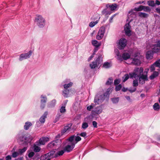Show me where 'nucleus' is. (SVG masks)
Instances as JSON below:
<instances>
[{"label": "nucleus", "instance_id": "obj_1", "mask_svg": "<svg viewBox=\"0 0 160 160\" xmlns=\"http://www.w3.org/2000/svg\"><path fill=\"white\" fill-rule=\"evenodd\" d=\"M72 135L67 139L68 144L64 147L63 149L65 152H69L74 148L75 145L80 141V137L77 135Z\"/></svg>", "mask_w": 160, "mask_h": 160}, {"label": "nucleus", "instance_id": "obj_2", "mask_svg": "<svg viewBox=\"0 0 160 160\" xmlns=\"http://www.w3.org/2000/svg\"><path fill=\"white\" fill-rule=\"evenodd\" d=\"M17 139L20 144L26 145L31 142L32 138L30 136L20 133L17 135Z\"/></svg>", "mask_w": 160, "mask_h": 160}, {"label": "nucleus", "instance_id": "obj_3", "mask_svg": "<svg viewBox=\"0 0 160 160\" xmlns=\"http://www.w3.org/2000/svg\"><path fill=\"white\" fill-rule=\"evenodd\" d=\"M129 60L130 61V62L131 64L135 65H140L141 64L139 56L137 53H135L133 55H132Z\"/></svg>", "mask_w": 160, "mask_h": 160}, {"label": "nucleus", "instance_id": "obj_4", "mask_svg": "<svg viewBox=\"0 0 160 160\" xmlns=\"http://www.w3.org/2000/svg\"><path fill=\"white\" fill-rule=\"evenodd\" d=\"M105 97V94L103 93H99L95 97L94 102L96 104H99L103 101Z\"/></svg>", "mask_w": 160, "mask_h": 160}, {"label": "nucleus", "instance_id": "obj_5", "mask_svg": "<svg viewBox=\"0 0 160 160\" xmlns=\"http://www.w3.org/2000/svg\"><path fill=\"white\" fill-rule=\"evenodd\" d=\"M143 71L142 68H137L134 69L133 72L130 73L129 75L131 78H136L138 77L139 75H140L143 72Z\"/></svg>", "mask_w": 160, "mask_h": 160}, {"label": "nucleus", "instance_id": "obj_6", "mask_svg": "<svg viewBox=\"0 0 160 160\" xmlns=\"http://www.w3.org/2000/svg\"><path fill=\"white\" fill-rule=\"evenodd\" d=\"M37 24L40 28H42L45 24V19L41 15H37L35 18Z\"/></svg>", "mask_w": 160, "mask_h": 160}, {"label": "nucleus", "instance_id": "obj_7", "mask_svg": "<svg viewBox=\"0 0 160 160\" xmlns=\"http://www.w3.org/2000/svg\"><path fill=\"white\" fill-rule=\"evenodd\" d=\"M102 61V58L101 56L98 57L96 62H93L90 64V66L91 68L94 69L96 67H98L99 64H100Z\"/></svg>", "mask_w": 160, "mask_h": 160}, {"label": "nucleus", "instance_id": "obj_8", "mask_svg": "<svg viewBox=\"0 0 160 160\" xmlns=\"http://www.w3.org/2000/svg\"><path fill=\"white\" fill-rule=\"evenodd\" d=\"M105 31L104 27H102L100 28L96 36V38L98 40L101 39L104 36Z\"/></svg>", "mask_w": 160, "mask_h": 160}, {"label": "nucleus", "instance_id": "obj_9", "mask_svg": "<svg viewBox=\"0 0 160 160\" xmlns=\"http://www.w3.org/2000/svg\"><path fill=\"white\" fill-rule=\"evenodd\" d=\"M127 40L124 38H122L119 40L118 48L120 49H123L127 44Z\"/></svg>", "mask_w": 160, "mask_h": 160}, {"label": "nucleus", "instance_id": "obj_10", "mask_svg": "<svg viewBox=\"0 0 160 160\" xmlns=\"http://www.w3.org/2000/svg\"><path fill=\"white\" fill-rule=\"evenodd\" d=\"M118 56V59L120 60L122 59V58L124 60H127V59L131 58L132 57V55L131 54V53L125 52H124L122 55V57L121 58L120 56H119V53H118L117 54Z\"/></svg>", "mask_w": 160, "mask_h": 160}, {"label": "nucleus", "instance_id": "obj_11", "mask_svg": "<svg viewBox=\"0 0 160 160\" xmlns=\"http://www.w3.org/2000/svg\"><path fill=\"white\" fill-rule=\"evenodd\" d=\"M32 51L31 50H30L27 53L21 54L19 57V60L20 61H22L23 59H26L27 58H29L32 55Z\"/></svg>", "mask_w": 160, "mask_h": 160}, {"label": "nucleus", "instance_id": "obj_12", "mask_svg": "<svg viewBox=\"0 0 160 160\" xmlns=\"http://www.w3.org/2000/svg\"><path fill=\"white\" fill-rule=\"evenodd\" d=\"M41 98L40 107L42 109H43L45 107L47 98L46 96H44L43 95L41 96Z\"/></svg>", "mask_w": 160, "mask_h": 160}, {"label": "nucleus", "instance_id": "obj_13", "mask_svg": "<svg viewBox=\"0 0 160 160\" xmlns=\"http://www.w3.org/2000/svg\"><path fill=\"white\" fill-rule=\"evenodd\" d=\"M58 143L60 144L61 140H60L57 139L53 141L52 142L49 143L48 145V148H52L53 147L58 145Z\"/></svg>", "mask_w": 160, "mask_h": 160}, {"label": "nucleus", "instance_id": "obj_14", "mask_svg": "<svg viewBox=\"0 0 160 160\" xmlns=\"http://www.w3.org/2000/svg\"><path fill=\"white\" fill-rule=\"evenodd\" d=\"M124 30L126 35L128 36L131 35V26L129 23L125 24L124 27Z\"/></svg>", "mask_w": 160, "mask_h": 160}, {"label": "nucleus", "instance_id": "obj_15", "mask_svg": "<svg viewBox=\"0 0 160 160\" xmlns=\"http://www.w3.org/2000/svg\"><path fill=\"white\" fill-rule=\"evenodd\" d=\"M136 17V15L135 12L132 11H130L128 14V18L127 20L130 22L132 21Z\"/></svg>", "mask_w": 160, "mask_h": 160}, {"label": "nucleus", "instance_id": "obj_16", "mask_svg": "<svg viewBox=\"0 0 160 160\" xmlns=\"http://www.w3.org/2000/svg\"><path fill=\"white\" fill-rule=\"evenodd\" d=\"M147 75L142 74L139 78V83L141 84L144 83L145 81L148 80Z\"/></svg>", "mask_w": 160, "mask_h": 160}, {"label": "nucleus", "instance_id": "obj_17", "mask_svg": "<svg viewBox=\"0 0 160 160\" xmlns=\"http://www.w3.org/2000/svg\"><path fill=\"white\" fill-rule=\"evenodd\" d=\"M151 48L154 52H157L160 51V46L158 43L151 46Z\"/></svg>", "mask_w": 160, "mask_h": 160}, {"label": "nucleus", "instance_id": "obj_18", "mask_svg": "<svg viewBox=\"0 0 160 160\" xmlns=\"http://www.w3.org/2000/svg\"><path fill=\"white\" fill-rule=\"evenodd\" d=\"M102 107L100 106H98L93 108L92 111L96 114H99L102 112Z\"/></svg>", "mask_w": 160, "mask_h": 160}, {"label": "nucleus", "instance_id": "obj_19", "mask_svg": "<svg viewBox=\"0 0 160 160\" xmlns=\"http://www.w3.org/2000/svg\"><path fill=\"white\" fill-rule=\"evenodd\" d=\"M48 114V112L46 111L44 112L43 115L40 117L39 119V121L41 123H44L45 122V118L47 117Z\"/></svg>", "mask_w": 160, "mask_h": 160}, {"label": "nucleus", "instance_id": "obj_20", "mask_svg": "<svg viewBox=\"0 0 160 160\" xmlns=\"http://www.w3.org/2000/svg\"><path fill=\"white\" fill-rule=\"evenodd\" d=\"M72 125L71 123H70L68 124L66 126H65L64 127L63 129L62 130L61 133L63 134L66 132L67 130L70 128Z\"/></svg>", "mask_w": 160, "mask_h": 160}, {"label": "nucleus", "instance_id": "obj_21", "mask_svg": "<svg viewBox=\"0 0 160 160\" xmlns=\"http://www.w3.org/2000/svg\"><path fill=\"white\" fill-rule=\"evenodd\" d=\"M55 151H52L47 153L44 154V157L46 159L49 157H50L54 155H55Z\"/></svg>", "mask_w": 160, "mask_h": 160}, {"label": "nucleus", "instance_id": "obj_22", "mask_svg": "<svg viewBox=\"0 0 160 160\" xmlns=\"http://www.w3.org/2000/svg\"><path fill=\"white\" fill-rule=\"evenodd\" d=\"M106 7L107 8H109L112 11L115 10L117 7L116 4H108L106 5Z\"/></svg>", "mask_w": 160, "mask_h": 160}, {"label": "nucleus", "instance_id": "obj_23", "mask_svg": "<svg viewBox=\"0 0 160 160\" xmlns=\"http://www.w3.org/2000/svg\"><path fill=\"white\" fill-rule=\"evenodd\" d=\"M75 100L76 102L73 105V107L76 110L78 109V108H80V101H78L77 102L76 101V98Z\"/></svg>", "mask_w": 160, "mask_h": 160}, {"label": "nucleus", "instance_id": "obj_24", "mask_svg": "<svg viewBox=\"0 0 160 160\" xmlns=\"http://www.w3.org/2000/svg\"><path fill=\"white\" fill-rule=\"evenodd\" d=\"M65 151L64 150H62L60 151H58L55 154V156L53 157L54 158H57L59 156H61L62 155L64 152H65Z\"/></svg>", "mask_w": 160, "mask_h": 160}, {"label": "nucleus", "instance_id": "obj_25", "mask_svg": "<svg viewBox=\"0 0 160 160\" xmlns=\"http://www.w3.org/2000/svg\"><path fill=\"white\" fill-rule=\"evenodd\" d=\"M32 125V124L31 122H25L24 127V129L25 130H28L29 128Z\"/></svg>", "mask_w": 160, "mask_h": 160}, {"label": "nucleus", "instance_id": "obj_26", "mask_svg": "<svg viewBox=\"0 0 160 160\" xmlns=\"http://www.w3.org/2000/svg\"><path fill=\"white\" fill-rule=\"evenodd\" d=\"M146 58L148 59H151L153 58V53L151 51H148L147 53Z\"/></svg>", "mask_w": 160, "mask_h": 160}, {"label": "nucleus", "instance_id": "obj_27", "mask_svg": "<svg viewBox=\"0 0 160 160\" xmlns=\"http://www.w3.org/2000/svg\"><path fill=\"white\" fill-rule=\"evenodd\" d=\"M92 43L93 45L96 47H99L101 45L100 42H98L96 40L92 41Z\"/></svg>", "mask_w": 160, "mask_h": 160}, {"label": "nucleus", "instance_id": "obj_28", "mask_svg": "<svg viewBox=\"0 0 160 160\" xmlns=\"http://www.w3.org/2000/svg\"><path fill=\"white\" fill-rule=\"evenodd\" d=\"M69 90L68 89H64V90L63 91L62 93L64 97L67 98L68 95L69 93Z\"/></svg>", "mask_w": 160, "mask_h": 160}, {"label": "nucleus", "instance_id": "obj_29", "mask_svg": "<svg viewBox=\"0 0 160 160\" xmlns=\"http://www.w3.org/2000/svg\"><path fill=\"white\" fill-rule=\"evenodd\" d=\"M158 74L159 73L158 72L154 71L153 72V74L150 76V78L151 79H152L155 78L158 76Z\"/></svg>", "mask_w": 160, "mask_h": 160}, {"label": "nucleus", "instance_id": "obj_30", "mask_svg": "<svg viewBox=\"0 0 160 160\" xmlns=\"http://www.w3.org/2000/svg\"><path fill=\"white\" fill-rule=\"evenodd\" d=\"M36 144H34L33 146L34 151L35 152H38L41 150V148L38 146Z\"/></svg>", "mask_w": 160, "mask_h": 160}, {"label": "nucleus", "instance_id": "obj_31", "mask_svg": "<svg viewBox=\"0 0 160 160\" xmlns=\"http://www.w3.org/2000/svg\"><path fill=\"white\" fill-rule=\"evenodd\" d=\"M37 143H36V144L38 145H44L45 143V142L44 141V140L42 138H41L39 140V142H37Z\"/></svg>", "mask_w": 160, "mask_h": 160}, {"label": "nucleus", "instance_id": "obj_32", "mask_svg": "<svg viewBox=\"0 0 160 160\" xmlns=\"http://www.w3.org/2000/svg\"><path fill=\"white\" fill-rule=\"evenodd\" d=\"M112 66L111 63L106 62H105L103 65V67L105 68H108Z\"/></svg>", "mask_w": 160, "mask_h": 160}, {"label": "nucleus", "instance_id": "obj_33", "mask_svg": "<svg viewBox=\"0 0 160 160\" xmlns=\"http://www.w3.org/2000/svg\"><path fill=\"white\" fill-rule=\"evenodd\" d=\"M153 109L155 110H158L160 108V107L158 103H155L153 106Z\"/></svg>", "mask_w": 160, "mask_h": 160}, {"label": "nucleus", "instance_id": "obj_34", "mask_svg": "<svg viewBox=\"0 0 160 160\" xmlns=\"http://www.w3.org/2000/svg\"><path fill=\"white\" fill-rule=\"evenodd\" d=\"M98 22V20H97L95 22H91L89 24V26L92 28L97 24Z\"/></svg>", "mask_w": 160, "mask_h": 160}, {"label": "nucleus", "instance_id": "obj_35", "mask_svg": "<svg viewBox=\"0 0 160 160\" xmlns=\"http://www.w3.org/2000/svg\"><path fill=\"white\" fill-rule=\"evenodd\" d=\"M27 147H25L22 149H19L18 152L20 154H22L24 152L27 150Z\"/></svg>", "mask_w": 160, "mask_h": 160}, {"label": "nucleus", "instance_id": "obj_36", "mask_svg": "<svg viewBox=\"0 0 160 160\" xmlns=\"http://www.w3.org/2000/svg\"><path fill=\"white\" fill-rule=\"evenodd\" d=\"M64 106H62L60 109V112L62 113H64L66 111L65 109L66 104H64Z\"/></svg>", "mask_w": 160, "mask_h": 160}, {"label": "nucleus", "instance_id": "obj_37", "mask_svg": "<svg viewBox=\"0 0 160 160\" xmlns=\"http://www.w3.org/2000/svg\"><path fill=\"white\" fill-rule=\"evenodd\" d=\"M72 82H70L68 84H65L63 85V87L64 89H68V88H70L72 85Z\"/></svg>", "mask_w": 160, "mask_h": 160}, {"label": "nucleus", "instance_id": "obj_38", "mask_svg": "<svg viewBox=\"0 0 160 160\" xmlns=\"http://www.w3.org/2000/svg\"><path fill=\"white\" fill-rule=\"evenodd\" d=\"M56 103V101L55 99H53L51 101V102L49 104V107H53Z\"/></svg>", "mask_w": 160, "mask_h": 160}, {"label": "nucleus", "instance_id": "obj_39", "mask_svg": "<svg viewBox=\"0 0 160 160\" xmlns=\"http://www.w3.org/2000/svg\"><path fill=\"white\" fill-rule=\"evenodd\" d=\"M139 16L141 17H147L148 16V14L142 12H139Z\"/></svg>", "mask_w": 160, "mask_h": 160}, {"label": "nucleus", "instance_id": "obj_40", "mask_svg": "<svg viewBox=\"0 0 160 160\" xmlns=\"http://www.w3.org/2000/svg\"><path fill=\"white\" fill-rule=\"evenodd\" d=\"M112 101L113 103H117L119 101L118 98H112Z\"/></svg>", "mask_w": 160, "mask_h": 160}, {"label": "nucleus", "instance_id": "obj_41", "mask_svg": "<svg viewBox=\"0 0 160 160\" xmlns=\"http://www.w3.org/2000/svg\"><path fill=\"white\" fill-rule=\"evenodd\" d=\"M129 75L128 74H125L122 77V78L123 79V82H125L129 78Z\"/></svg>", "mask_w": 160, "mask_h": 160}, {"label": "nucleus", "instance_id": "obj_42", "mask_svg": "<svg viewBox=\"0 0 160 160\" xmlns=\"http://www.w3.org/2000/svg\"><path fill=\"white\" fill-rule=\"evenodd\" d=\"M138 85V83L137 80H134L133 81L132 85L133 87H137Z\"/></svg>", "mask_w": 160, "mask_h": 160}, {"label": "nucleus", "instance_id": "obj_43", "mask_svg": "<svg viewBox=\"0 0 160 160\" xmlns=\"http://www.w3.org/2000/svg\"><path fill=\"white\" fill-rule=\"evenodd\" d=\"M144 7L143 6H140L138 8H135V9L136 11H139L143 10V8Z\"/></svg>", "mask_w": 160, "mask_h": 160}, {"label": "nucleus", "instance_id": "obj_44", "mask_svg": "<svg viewBox=\"0 0 160 160\" xmlns=\"http://www.w3.org/2000/svg\"><path fill=\"white\" fill-rule=\"evenodd\" d=\"M19 154V152H14L12 154V157L14 158H16L18 156Z\"/></svg>", "mask_w": 160, "mask_h": 160}, {"label": "nucleus", "instance_id": "obj_45", "mask_svg": "<svg viewBox=\"0 0 160 160\" xmlns=\"http://www.w3.org/2000/svg\"><path fill=\"white\" fill-rule=\"evenodd\" d=\"M148 5L151 6H154L155 5V3L153 1H149L148 2Z\"/></svg>", "mask_w": 160, "mask_h": 160}, {"label": "nucleus", "instance_id": "obj_46", "mask_svg": "<svg viewBox=\"0 0 160 160\" xmlns=\"http://www.w3.org/2000/svg\"><path fill=\"white\" fill-rule=\"evenodd\" d=\"M113 81V79L111 78H110L106 82V84L108 85H110L111 83H112Z\"/></svg>", "mask_w": 160, "mask_h": 160}, {"label": "nucleus", "instance_id": "obj_47", "mask_svg": "<svg viewBox=\"0 0 160 160\" xmlns=\"http://www.w3.org/2000/svg\"><path fill=\"white\" fill-rule=\"evenodd\" d=\"M111 89L110 88H108L106 92L104 93V94H105L106 97H108L109 96V94L110 93V92Z\"/></svg>", "mask_w": 160, "mask_h": 160}, {"label": "nucleus", "instance_id": "obj_48", "mask_svg": "<svg viewBox=\"0 0 160 160\" xmlns=\"http://www.w3.org/2000/svg\"><path fill=\"white\" fill-rule=\"evenodd\" d=\"M88 127V124L86 122L83 123L82 125V128L83 129H86Z\"/></svg>", "mask_w": 160, "mask_h": 160}, {"label": "nucleus", "instance_id": "obj_49", "mask_svg": "<svg viewBox=\"0 0 160 160\" xmlns=\"http://www.w3.org/2000/svg\"><path fill=\"white\" fill-rule=\"evenodd\" d=\"M102 13L103 14H105V16L108 15V14H110V13L108 12L107 10L106 9H104L102 12Z\"/></svg>", "mask_w": 160, "mask_h": 160}, {"label": "nucleus", "instance_id": "obj_50", "mask_svg": "<svg viewBox=\"0 0 160 160\" xmlns=\"http://www.w3.org/2000/svg\"><path fill=\"white\" fill-rule=\"evenodd\" d=\"M94 107V104H92L91 105H90L87 107V109L88 110L90 111Z\"/></svg>", "mask_w": 160, "mask_h": 160}, {"label": "nucleus", "instance_id": "obj_51", "mask_svg": "<svg viewBox=\"0 0 160 160\" xmlns=\"http://www.w3.org/2000/svg\"><path fill=\"white\" fill-rule=\"evenodd\" d=\"M34 155V153L33 152H29L28 157L29 158H32Z\"/></svg>", "mask_w": 160, "mask_h": 160}, {"label": "nucleus", "instance_id": "obj_52", "mask_svg": "<svg viewBox=\"0 0 160 160\" xmlns=\"http://www.w3.org/2000/svg\"><path fill=\"white\" fill-rule=\"evenodd\" d=\"M144 7L143 8V10L144 11L147 12L150 11V9L149 7L145 6H144Z\"/></svg>", "mask_w": 160, "mask_h": 160}, {"label": "nucleus", "instance_id": "obj_53", "mask_svg": "<svg viewBox=\"0 0 160 160\" xmlns=\"http://www.w3.org/2000/svg\"><path fill=\"white\" fill-rule=\"evenodd\" d=\"M122 88V85L121 84H119L118 85L116 86L115 89L117 91H118L120 90Z\"/></svg>", "mask_w": 160, "mask_h": 160}, {"label": "nucleus", "instance_id": "obj_54", "mask_svg": "<svg viewBox=\"0 0 160 160\" xmlns=\"http://www.w3.org/2000/svg\"><path fill=\"white\" fill-rule=\"evenodd\" d=\"M136 88L134 87L132 88H130L128 91L131 92H133L136 91Z\"/></svg>", "mask_w": 160, "mask_h": 160}, {"label": "nucleus", "instance_id": "obj_55", "mask_svg": "<svg viewBox=\"0 0 160 160\" xmlns=\"http://www.w3.org/2000/svg\"><path fill=\"white\" fill-rule=\"evenodd\" d=\"M80 119V115H77L74 118V120L75 121H78Z\"/></svg>", "mask_w": 160, "mask_h": 160}, {"label": "nucleus", "instance_id": "obj_56", "mask_svg": "<svg viewBox=\"0 0 160 160\" xmlns=\"http://www.w3.org/2000/svg\"><path fill=\"white\" fill-rule=\"evenodd\" d=\"M155 69V66L153 64L150 67V70L151 72L154 70Z\"/></svg>", "mask_w": 160, "mask_h": 160}, {"label": "nucleus", "instance_id": "obj_57", "mask_svg": "<svg viewBox=\"0 0 160 160\" xmlns=\"http://www.w3.org/2000/svg\"><path fill=\"white\" fill-rule=\"evenodd\" d=\"M153 64L156 67H160V63L158 61H156Z\"/></svg>", "mask_w": 160, "mask_h": 160}, {"label": "nucleus", "instance_id": "obj_58", "mask_svg": "<svg viewBox=\"0 0 160 160\" xmlns=\"http://www.w3.org/2000/svg\"><path fill=\"white\" fill-rule=\"evenodd\" d=\"M120 82L119 79H116L114 81V83L115 85H117L119 84Z\"/></svg>", "mask_w": 160, "mask_h": 160}, {"label": "nucleus", "instance_id": "obj_59", "mask_svg": "<svg viewBox=\"0 0 160 160\" xmlns=\"http://www.w3.org/2000/svg\"><path fill=\"white\" fill-rule=\"evenodd\" d=\"M86 132H83L81 133V136L85 138H86Z\"/></svg>", "mask_w": 160, "mask_h": 160}, {"label": "nucleus", "instance_id": "obj_60", "mask_svg": "<svg viewBox=\"0 0 160 160\" xmlns=\"http://www.w3.org/2000/svg\"><path fill=\"white\" fill-rule=\"evenodd\" d=\"M61 115H62L60 114L57 115L56 116V120L57 121L59 120L60 118V117Z\"/></svg>", "mask_w": 160, "mask_h": 160}, {"label": "nucleus", "instance_id": "obj_61", "mask_svg": "<svg viewBox=\"0 0 160 160\" xmlns=\"http://www.w3.org/2000/svg\"><path fill=\"white\" fill-rule=\"evenodd\" d=\"M92 124L94 127H95V128L97 127V123L95 121H93L92 122Z\"/></svg>", "mask_w": 160, "mask_h": 160}, {"label": "nucleus", "instance_id": "obj_62", "mask_svg": "<svg viewBox=\"0 0 160 160\" xmlns=\"http://www.w3.org/2000/svg\"><path fill=\"white\" fill-rule=\"evenodd\" d=\"M129 101L131 102H132V100L131 99L130 97L129 96H126L125 97Z\"/></svg>", "mask_w": 160, "mask_h": 160}, {"label": "nucleus", "instance_id": "obj_63", "mask_svg": "<svg viewBox=\"0 0 160 160\" xmlns=\"http://www.w3.org/2000/svg\"><path fill=\"white\" fill-rule=\"evenodd\" d=\"M11 157L9 155H8L6 158V160H11Z\"/></svg>", "mask_w": 160, "mask_h": 160}, {"label": "nucleus", "instance_id": "obj_64", "mask_svg": "<svg viewBox=\"0 0 160 160\" xmlns=\"http://www.w3.org/2000/svg\"><path fill=\"white\" fill-rule=\"evenodd\" d=\"M42 138L44 140V141L45 142H47L48 140V137H43Z\"/></svg>", "mask_w": 160, "mask_h": 160}]
</instances>
